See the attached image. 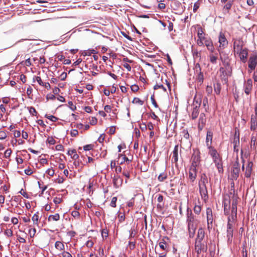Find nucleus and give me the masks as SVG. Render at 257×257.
Listing matches in <instances>:
<instances>
[{
  "instance_id": "nucleus-2",
  "label": "nucleus",
  "mask_w": 257,
  "mask_h": 257,
  "mask_svg": "<svg viewBox=\"0 0 257 257\" xmlns=\"http://www.w3.org/2000/svg\"><path fill=\"white\" fill-rule=\"evenodd\" d=\"M187 222L188 227L192 228L193 226H196L197 220L194 218V216L192 212V210L189 208L187 209Z\"/></svg>"
},
{
  "instance_id": "nucleus-40",
  "label": "nucleus",
  "mask_w": 257,
  "mask_h": 257,
  "mask_svg": "<svg viewBox=\"0 0 257 257\" xmlns=\"http://www.w3.org/2000/svg\"><path fill=\"white\" fill-rule=\"evenodd\" d=\"M197 36L198 38V39L205 40V39L206 38L203 36V32L202 29H200L199 30H198L197 33Z\"/></svg>"
},
{
  "instance_id": "nucleus-56",
  "label": "nucleus",
  "mask_w": 257,
  "mask_h": 257,
  "mask_svg": "<svg viewBox=\"0 0 257 257\" xmlns=\"http://www.w3.org/2000/svg\"><path fill=\"white\" fill-rule=\"evenodd\" d=\"M36 232V230L35 228H31L29 229V234L31 237H33Z\"/></svg>"
},
{
  "instance_id": "nucleus-16",
  "label": "nucleus",
  "mask_w": 257,
  "mask_h": 257,
  "mask_svg": "<svg viewBox=\"0 0 257 257\" xmlns=\"http://www.w3.org/2000/svg\"><path fill=\"white\" fill-rule=\"evenodd\" d=\"M237 214V203L236 201L233 200L231 208V215L229 216L231 220L234 221L236 218Z\"/></svg>"
},
{
  "instance_id": "nucleus-33",
  "label": "nucleus",
  "mask_w": 257,
  "mask_h": 257,
  "mask_svg": "<svg viewBox=\"0 0 257 257\" xmlns=\"http://www.w3.org/2000/svg\"><path fill=\"white\" fill-rule=\"evenodd\" d=\"M233 4V1H229L223 7V10L227 11V12L231 9Z\"/></svg>"
},
{
  "instance_id": "nucleus-55",
  "label": "nucleus",
  "mask_w": 257,
  "mask_h": 257,
  "mask_svg": "<svg viewBox=\"0 0 257 257\" xmlns=\"http://www.w3.org/2000/svg\"><path fill=\"white\" fill-rule=\"evenodd\" d=\"M93 148V145L92 144L86 145L83 147V149L85 151H90L92 150Z\"/></svg>"
},
{
  "instance_id": "nucleus-3",
  "label": "nucleus",
  "mask_w": 257,
  "mask_h": 257,
  "mask_svg": "<svg viewBox=\"0 0 257 257\" xmlns=\"http://www.w3.org/2000/svg\"><path fill=\"white\" fill-rule=\"evenodd\" d=\"M234 224V221L231 220L230 217H228L227 229V237L228 242H231L232 240Z\"/></svg>"
},
{
  "instance_id": "nucleus-26",
  "label": "nucleus",
  "mask_w": 257,
  "mask_h": 257,
  "mask_svg": "<svg viewBox=\"0 0 257 257\" xmlns=\"http://www.w3.org/2000/svg\"><path fill=\"white\" fill-rule=\"evenodd\" d=\"M234 144V148L235 149L236 147H238L239 146V135L238 132H237L236 131H235V134H234V140L233 142Z\"/></svg>"
},
{
  "instance_id": "nucleus-49",
  "label": "nucleus",
  "mask_w": 257,
  "mask_h": 257,
  "mask_svg": "<svg viewBox=\"0 0 257 257\" xmlns=\"http://www.w3.org/2000/svg\"><path fill=\"white\" fill-rule=\"evenodd\" d=\"M116 201H117V197H113L111 199L110 205L112 207H115Z\"/></svg>"
},
{
  "instance_id": "nucleus-21",
  "label": "nucleus",
  "mask_w": 257,
  "mask_h": 257,
  "mask_svg": "<svg viewBox=\"0 0 257 257\" xmlns=\"http://www.w3.org/2000/svg\"><path fill=\"white\" fill-rule=\"evenodd\" d=\"M253 163L252 162H248L247 165L246 167V170L245 172V176L247 178H249L250 176Z\"/></svg>"
},
{
  "instance_id": "nucleus-25",
  "label": "nucleus",
  "mask_w": 257,
  "mask_h": 257,
  "mask_svg": "<svg viewBox=\"0 0 257 257\" xmlns=\"http://www.w3.org/2000/svg\"><path fill=\"white\" fill-rule=\"evenodd\" d=\"M196 69H197V67L199 69V73L197 75V80L200 82V83H202L203 81V73L201 72V68H200V65L199 64H197L196 65ZM197 69H196V71L197 72Z\"/></svg>"
},
{
  "instance_id": "nucleus-18",
  "label": "nucleus",
  "mask_w": 257,
  "mask_h": 257,
  "mask_svg": "<svg viewBox=\"0 0 257 257\" xmlns=\"http://www.w3.org/2000/svg\"><path fill=\"white\" fill-rule=\"evenodd\" d=\"M257 128V116L256 115H252L250 120V130L254 131Z\"/></svg>"
},
{
  "instance_id": "nucleus-23",
  "label": "nucleus",
  "mask_w": 257,
  "mask_h": 257,
  "mask_svg": "<svg viewBox=\"0 0 257 257\" xmlns=\"http://www.w3.org/2000/svg\"><path fill=\"white\" fill-rule=\"evenodd\" d=\"M156 197H157V201L159 203L157 206V208L161 209H162L164 205V203H163V196L161 194H158L156 196Z\"/></svg>"
},
{
  "instance_id": "nucleus-41",
  "label": "nucleus",
  "mask_w": 257,
  "mask_h": 257,
  "mask_svg": "<svg viewBox=\"0 0 257 257\" xmlns=\"http://www.w3.org/2000/svg\"><path fill=\"white\" fill-rule=\"evenodd\" d=\"M132 102L135 104H139L141 105H142L144 104V101L141 100L138 97H135Z\"/></svg>"
},
{
  "instance_id": "nucleus-20",
  "label": "nucleus",
  "mask_w": 257,
  "mask_h": 257,
  "mask_svg": "<svg viewBox=\"0 0 257 257\" xmlns=\"http://www.w3.org/2000/svg\"><path fill=\"white\" fill-rule=\"evenodd\" d=\"M212 137H213V133L211 131H208L207 132L206 134V143L207 146L209 147H211V145L212 143Z\"/></svg>"
},
{
  "instance_id": "nucleus-57",
  "label": "nucleus",
  "mask_w": 257,
  "mask_h": 257,
  "mask_svg": "<svg viewBox=\"0 0 257 257\" xmlns=\"http://www.w3.org/2000/svg\"><path fill=\"white\" fill-rule=\"evenodd\" d=\"M242 257H247V251L245 246L242 247Z\"/></svg>"
},
{
  "instance_id": "nucleus-27",
  "label": "nucleus",
  "mask_w": 257,
  "mask_h": 257,
  "mask_svg": "<svg viewBox=\"0 0 257 257\" xmlns=\"http://www.w3.org/2000/svg\"><path fill=\"white\" fill-rule=\"evenodd\" d=\"M199 114L198 106H194L191 113V117L193 119L196 118Z\"/></svg>"
},
{
  "instance_id": "nucleus-28",
  "label": "nucleus",
  "mask_w": 257,
  "mask_h": 257,
  "mask_svg": "<svg viewBox=\"0 0 257 257\" xmlns=\"http://www.w3.org/2000/svg\"><path fill=\"white\" fill-rule=\"evenodd\" d=\"M178 146L176 145L173 151L172 160H174L175 163H177L178 161Z\"/></svg>"
},
{
  "instance_id": "nucleus-46",
  "label": "nucleus",
  "mask_w": 257,
  "mask_h": 257,
  "mask_svg": "<svg viewBox=\"0 0 257 257\" xmlns=\"http://www.w3.org/2000/svg\"><path fill=\"white\" fill-rule=\"evenodd\" d=\"M45 116L46 118L53 122H55L58 120V118L54 115H48L46 114Z\"/></svg>"
},
{
  "instance_id": "nucleus-17",
  "label": "nucleus",
  "mask_w": 257,
  "mask_h": 257,
  "mask_svg": "<svg viewBox=\"0 0 257 257\" xmlns=\"http://www.w3.org/2000/svg\"><path fill=\"white\" fill-rule=\"evenodd\" d=\"M204 45H205L206 46L207 49L209 51L211 52H213L214 51V47L213 43L210 38H206V39H205Z\"/></svg>"
},
{
  "instance_id": "nucleus-52",
  "label": "nucleus",
  "mask_w": 257,
  "mask_h": 257,
  "mask_svg": "<svg viewBox=\"0 0 257 257\" xmlns=\"http://www.w3.org/2000/svg\"><path fill=\"white\" fill-rule=\"evenodd\" d=\"M46 173L50 176H53L55 174V171L52 168H49L46 171Z\"/></svg>"
},
{
  "instance_id": "nucleus-44",
  "label": "nucleus",
  "mask_w": 257,
  "mask_h": 257,
  "mask_svg": "<svg viewBox=\"0 0 257 257\" xmlns=\"http://www.w3.org/2000/svg\"><path fill=\"white\" fill-rule=\"evenodd\" d=\"M28 109L29 110V112L31 114L33 115H37V112L36 109L34 107L31 106L30 107H28Z\"/></svg>"
},
{
  "instance_id": "nucleus-58",
  "label": "nucleus",
  "mask_w": 257,
  "mask_h": 257,
  "mask_svg": "<svg viewBox=\"0 0 257 257\" xmlns=\"http://www.w3.org/2000/svg\"><path fill=\"white\" fill-rule=\"evenodd\" d=\"M217 59V57L215 56L211 55L210 56V61L212 64H216Z\"/></svg>"
},
{
  "instance_id": "nucleus-34",
  "label": "nucleus",
  "mask_w": 257,
  "mask_h": 257,
  "mask_svg": "<svg viewBox=\"0 0 257 257\" xmlns=\"http://www.w3.org/2000/svg\"><path fill=\"white\" fill-rule=\"evenodd\" d=\"M199 183H208V179L205 173H203L201 175Z\"/></svg>"
},
{
  "instance_id": "nucleus-59",
  "label": "nucleus",
  "mask_w": 257,
  "mask_h": 257,
  "mask_svg": "<svg viewBox=\"0 0 257 257\" xmlns=\"http://www.w3.org/2000/svg\"><path fill=\"white\" fill-rule=\"evenodd\" d=\"M136 231L134 229L131 228V229L130 230V236L129 238L131 239L133 237H134L136 235Z\"/></svg>"
},
{
  "instance_id": "nucleus-19",
  "label": "nucleus",
  "mask_w": 257,
  "mask_h": 257,
  "mask_svg": "<svg viewBox=\"0 0 257 257\" xmlns=\"http://www.w3.org/2000/svg\"><path fill=\"white\" fill-rule=\"evenodd\" d=\"M205 237V231L202 228H199L195 241H203Z\"/></svg>"
},
{
  "instance_id": "nucleus-13",
  "label": "nucleus",
  "mask_w": 257,
  "mask_h": 257,
  "mask_svg": "<svg viewBox=\"0 0 257 257\" xmlns=\"http://www.w3.org/2000/svg\"><path fill=\"white\" fill-rule=\"evenodd\" d=\"M219 72L221 74V76H223L222 79H224V80L225 81L227 79V77L228 76H230L231 75V68L227 67L226 69H224V68L223 67H221L219 69Z\"/></svg>"
},
{
  "instance_id": "nucleus-15",
  "label": "nucleus",
  "mask_w": 257,
  "mask_h": 257,
  "mask_svg": "<svg viewBox=\"0 0 257 257\" xmlns=\"http://www.w3.org/2000/svg\"><path fill=\"white\" fill-rule=\"evenodd\" d=\"M237 54L239 55L240 59L242 63H245L246 62L248 56V49L247 48H244L243 50L239 52Z\"/></svg>"
},
{
  "instance_id": "nucleus-53",
  "label": "nucleus",
  "mask_w": 257,
  "mask_h": 257,
  "mask_svg": "<svg viewBox=\"0 0 257 257\" xmlns=\"http://www.w3.org/2000/svg\"><path fill=\"white\" fill-rule=\"evenodd\" d=\"M7 137V135L6 132L4 131H0V140H4Z\"/></svg>"
},
{
  "instance_id": "nucleus-32",
  "label": "nucleus",
  "mask_w": 257,
  "mask_h": 257,
  "mask_svg": "<svg viewBox=\"0 0 257 257\" xmlns=\"http://www.w3.org/2000/svg\"><path fill=\"white\" fill-rule=\"evenodd\" d=\"M122 157V161L120 162V164H122L123 162H126L127 164H129L131 162V160H130L125 155L120 154L119 155V158Z\"/></svg>"
},
{
  "instance_id": "nucleus-9",
  "label": "nucleus",
  "mask_w": 257,
  "mask_h": 257,
  "mask_svg": "<svg viewBox=\"0 0 257 257\" xmlns=\"http://www.w3.org/2000/svg\"><path fill=\"white\" fill-rule=\"evenodd\" d=\"M206 214H207V228L210 230L212 227L213 223V215L212 211L210 208H207L206 209Z\"/></svg>"
},
{
  "instance_id": "nucleus-5",
  "label": "nucleus",
  "mask_w": 257,
  "mask_h": 257,
  "mask_svg": "<svg viewBox=\"0 0 257 257\" xmlns=\"http://www.w3.org/2000/svg\"><path fill=\"white\" fill-rule=\"evenodd\" d=\"M208 183H199V192L201 197L204 201L208 199V191L206 185Z\"/></svg>"
},
{
  "instance_id": "nucleus-61",
  "label": "nucleus",
  "mask_w": 257,
  "mask_h": 257,
  "mask_svg": "<svg viewBox=\"0 0 257 257\" xmlns=\"http://www.w3.org/2000/svg\"><path fill=\"white\" fill-rule=\"evenodd\" d=\"M136 242L130 241L128 243V246L131 250H133L135 248Z\"/></svg>"
},
{
  "instance_id": "nucleus-1",
  "label": "nucleus",
  "mask_w": 257,
  "mask_h": 257,
  "mask_svg": "<svg viewBox=\"0 0 257 257\" xmlns=\"http://www.w3.org/2000/svg\"><path fill=\"white\" fill-rule=\"evenodd\" d=\"M209 154L212 157L213 161L219 173H223V168L222 166V160L220 155L218 153L216 149L213 147H209Z\"/></svg>"
},
{
  "instance_id": "nucleus-30",
  "label": "nucleus",
  "mask_w": 257,
  "mask_h": 257,
  "mask_svg": "<svg viewBox=\"0 0 257 257\" xmlns=\"http://www.w3.org/2000/svg\"><path fill=\"white\" fill-rule=\"evenodd\" d=\"M39 219H39V213H38V212H37V213H36L34 214V215L33 216V217L32 218V220L33 221V223L35 225L38 226Z\"/></svg>"
},
{
  "instance_id": "nucleus-43",
  "label": "nucleus",
  "mask_w": 257,
  "mask_h": 257,
  "mask_svg": "<svg viewBox=\"0 0 257 257\" xmlns=\"http://www.w3.org/2000/svg\"><path fill=\"white\" fill-rule=\"evenodd\" d=\"M193 210H194V212L196 214H199V213H200L201 210V206L197 205H195Z\"/></svg>"
},
{
  "instance_id": "nucleus-6",
  "label": "nucleus",
  "mask_w": 257,
  "mask_h": 257,
  "mask_svg": "<svg viewBox=\"0 0 257 257\" xmlns=\"http://www.w3.org/2000/svg\"><path fill=\"white\" fill-rule=\"evenodd\" d=\"M191 165L197 167L200 164V152L198 150H193V153L191 157Z\"/></svg>"
},
{
  "instance_id": "nucleus-51",
  "label": "nucleus",
  "mask_w": 257,
  "mask_h": 257,
  "mask_svg": "<svg viewBox=\"0 0 257 257\" xmlns=\"http://www.w3.org/2000/svg\"><path fill=\"white\" fill-rule=\"evenodd\" d=\"M159 245L161 249H162L163 250L166 249V242L164 240H163L162 241H160L159 243Z\"/></svg>"
},
{
  "instance_id": "nucleus-10",
  "label": "nucleus",
  "mask_w": 257,
  "mask_h": 257,
  "mask_svg": "<svg viewBox=\"0 0 257 257\" xmlns=\"http://www.w3.org/2000/svg\"><path fill=\"white\" fill-rule=\"evenodd\" d=\"M243 42L240 39L235 40L233 43V50L234 53H238L239 52L243 50Z\"/></svg>"
},
{
  "instance_id": "nucleus-64",
  "label": "nucleus",
  "mask_w": 257,
  "mask_h": 257,
  "mask_svg": "<svg viewBox=\"0 0 257 257\" xmlns=\"http://www.w3.org/2000/svg\"><path fill=\"white\" fill-rule=\"evenodd\" d=\"M62 257H72V255L68 251H64L62 253Z\"/></svg>"
},
{
  "instance_id": "nucleus-4",
  "label": "nucleus",
  "mask_w": 257,
  "mask_h": 257,
  "mask_svg": "<svg viewBox=\"0 0 257 257\" xmlns=\"http://www.w3.org/2000/svg\"><path fill=\"white\" fill-rule=\"evenodd\" d=\"M195 250L198 255L202 252H206L207 250V243L203 241H195Z\"/></svg>"
},
{
  "instance_id": "nucleus-31",
  "label": "nucleus",
  "mask_w": 257,
  "mask_h": 257,
  "mask_svg": "<svg viewBox=\"0 0 257 257\" xmlns=\"http://www.w3.org/2000/svg\"><path fill=\"white\" fill-rule=\"evenodd\" d=\"M55 247L60 250H63L65 248L64 244L59 241H57L55 242Z\"/></svg>"
},
{
  "instance_id": "nucleus-48",
  "label": "nucleus",
  "mask_w": 257,
  "mask_h": 257,
  "mask_svg": "<svg viewBox=\"0 0 257 257\" xmlns=\"http://www.w3.org/2000/svg\"><path fill=\"white\" fill-rule=\"evenodd\" d=\"M71 215L75 218H79V217L80 216V213L77 210H73V211H72V212H71Z\"/></svg>"
},
{
  "instance_id": "nucleus-14",
  "label": "nucleus",
  "mask_w": 257,
  "mask_h": 257,
  "mask_svg": "<svg viewBox=\"0 0 257 257\" xmlns=\"http://www.w3.org/2000/svg\"><path fill=\"white\" fill-rule=\"evenodd\" d=\"M218 42L220 44V48L221 47H222L223 48H224L228 44V41L225 38L224 34L222 32H220L219 34Z\"/></svg>"
},
{
  "instance_id": "nucleus-22",
  "label": "nucleus",
  "mask_w": 257,
  "mask_h": 257,
  "mask_svg": "<svg viewBox=\"0 0 257 257\" xmlns=\"http://www.w3.org/2000/svg\"><path fill=\"white\" fill-rule=\"evenodd\" d=\"M122 180L119 176H114L113 178V183L116 188H118L122 184Z\"/></svg>"
},
{
  "instance_id": "nucleus-45",
  "label": "nucleus",
  "mask_w": 257,
  "mask_h": 257,
  "mask_svg": "<svg viewBox=\"0 0 257 257\" xmlns=\"http://www.w3.org/2000/svg\"><path fill=\"white\" fill-rule=\"evenodd\" d=\"M4 234L8 237H11L13 235V233L11 229H7L5 230Z\"/></svg>"
},
{
  "instance_id": "nucleus-54",
  "label": "nucleus",
  "mask_w": 257,
  "mask_h": 257,
  "mask_svg": "<svg viewBox=\"0 0 257 257\" xmlns=\"http://www.w3.org/2000/svg\"><path fill=\"white\" fill-rule=\"evenodd\" d=\"M101 235L103 238H106L108 235V231L106 229H102L101 231Z\"/></svg>"
},
{
  "instance_id": "nucleus-8",
  "label": "nucleus",
  "mask_w": 257,
  "mask_h": 257,
  "mask_svg": "<svg viewBox=\"0 0 257 257\" xmlns=\"http://www.w3.org/2000/svg\"><path fill=\"white\" fill-rule=\"evenodd\" d=\"M248 63V68L251 70H254L257 65V54H251L249 58Z\"/></svg>"
},
{
  "instance_id": "nucleus-60",
  "label": "nucleus",
  "mask_w": 257,
  "mask_h": 257,
  "mask_svg": "<svg viewBox=\"0 0 257 257\" xmlns=\"http://www.w3.org/2000/svg\"><path fill=\"white\" fill-rule=\"evenodd\" d=\"M53 202L56 205L59 204L62 202V199L60 197H56L54 198Z\"/></svg>"
},
{
  "instance_id": "nucleus-37",
  "label": "nucleus",
  "mask_w": 257,
  "mask_h": 257,
  "mask_svg": "<svg viewBox=\"0 0 257 257\" xmlns=\"http://www.w3.org/2000/svg\"><path fill=\"white\" fill-rule=\"evenodd\" d=\"M221 84L219 83H217L214 84V91L217 94H219L221 90Z\"/></svg>"
},
{
  "instance_id": "nucleus-50",
  "label": "nucleus",
  "mask_w": 257,
  "mask_h": 257,
  "mask_svg": "<svg viewBox=\"0 0 257 257\" xmlns=\"http://www.w3.org/2000/svg\"><path fill=\"white\" fill-rule=\"evenodd\" d=\"M164 1V0H157V2L159 3L158 5V8L160 9H164L166 8V5L165 4L161 3V2Z\"/></svg>"
},
{
  "instance_id": "nucleus-47",
  "label": "nucleus",
  "mask_w": 257,
  "mask_h": 257,
  "mask_svg": "<svg viewBox=\"0 0 257 257\" xmlns=\"http://www.w3.org/2000/svg\"><path fill=\"white\" fill-rule=\"evenodd\" d=\"M12 153V151L11 149H9L6 150L4 153V156L6 158H8L10 157L11 154Z\"/></svg>"
},
{
  "instance_id": "nucleus-42",
  "label": "nucleus",
  "mask_w": 257,
  "mask_h": 257,
  "mask_svg": "<svg viewBox=\"0 0 257 257\" xmlns=\"http://www.w3.org/2000/svg\"><path fill=\"white\" fill-rule=\"evenodd\" d=\"M230 200L229 198L225 197L223 200V207H227L230 206Z\"/></svg>"
},
{
  "instance_id": "nucleus-36",
  "label": "nucleus",
  "mask_w": 257,
  "mask_h": 257,
  "mask_svg": "<svg viewBox=\"0 0 257 257\" xmlns=\"http://www.w3.org/2000/svg\"><path fill=\"white\" fill-rule=\"evenodd\" d=\"M196 226H193L192 228L191 227H188V231H189V235L190 238H192L195 234V230Z\"/></svg>"
},
{
  "instance_id": "nucleus-35",
  "label": "nucleus",
  "mask_w": 257,
  "mask_h": 257,
  "mask_svg": "<svg viewBox=\"0 0 257 257\" xmlns=\"http://www.w3.org/2000/svg\"><path fill=\"white\" fill-rule=\"evenodd\" d=\"M206 121V116L205 114L204 113H201L199 116L198 123L205 124Z\"/></svg>"
},
{
  "instance_id": "nucleus-29",
  "label": "nucleus",
  "mask_w": 257,
  "mask_h": 257,
  "mask_svg": "<svg viewBox=\"0 0 257 257\" xmlns=\"http://www.w3.org/2000/svg\"><path fill=\"white\" fill-rule=\"evenodd\" d=\"M60 219V215L58 213H56L54 215H50L48 218V221H58Z\"/></svg>"
},
{
  "instance_id": "nucleus-39",
  "label": "nucleus",
  "mask_w": 257,
  "mask_h": 257,
  "mask_svg": "<svg viewBox=\"0 0 257 257\" xmlns=\"http://www.w3.org/2000/svg\"><path fill=\"white\" fill-rule=\"evenodd\" d=\"M35 81H36L41 86L44 85V82L42 81L41 77L39 76H35L33 77V81L35 82Z\"/></svg>"
},
{
  "instance_id": "nucleus-11",
  "label": "nucleus",
  "mask_w": 257,
  "mask_h": 257,
  "mask_svg": "<svg viewBox=\"0 0 257 257\" xmlns=\"http://www.w3.org/2000/svg\"><path fill=\"white\" fill-rule=\"evenodd\" d=\"M197 177V167L190 166L189 169V179L192 183L194 182Z\"/></svg>"
},
{
  "instance_id": "nucleus-7",
  "label": "nucleus",
  "mask_w": 257,
  "mask_h": 257,
  "mask_svg": "<svg viewBox=\"0 0 257 257\" xmlns=\"http://www.w3.org/2000/svg\"><path fill=\"white\" fill-rule=\"evenodd\" d=\"M240 172V165L238 159L235 161L233 166L231 172V177L234 180H236L239 176Z\"/></svg>"
},
{
  "instance_id": "nucleus-12",
  "label": "nucleus",
  "mask_w": 257,
  "mask_h": 257,
  "mask_svg": "<svg viewBox=\"0 0 257 257\" xmlns=\"http://www.w3.org/2000/svg\"><path fill=\"white\" fill-rule=\"evenodd\" d=\"M252 89V81L251 79H248L244 83V92L246 95L249 94Z\"/></svg>"
},
{
  "instance_id": "nucleus-62",
  "label": "nucleus",
  "mask_w": 257,
  "mask_h": 257,
  "mask_svg": "<svg viewBox=\"0 0 257 257\" xmlns=\"http://www.w3.org/2000/svg\"><path fill=\"white\" fill-rule=\"evenodd\" d=\"M19 193H20L22 195H23L26 198L28 199V198H30V197L28 195V194L25 191H24L23 189H22L20 190V191L19 192Z\"/></svg>"
},
{
  "instance_id": "nucleus-38",
  "label": "nucleus",
  "mask_w": 257,
  "mask_h": 257,
  "mask_svg": "<svg viewBox=\"0 0 257 257\" xmlns=\"http://www.w3.org/2000/svg\"><path fill=\"white\" fill-rule=\"evenodd\" d=\"M167 178V174L166 173H161L158 177V179L159 181H164Z\"/></svg>"
},
{
  "instance_id": "nucleus-24",
  "label": "nucleus",
  "mask_w": 257,
  "mask_h": 257,
  "mask_svg": "<svg viewBox=\"0 0 257 257\" xmlns=\"http://www.w3.org/2000/svg\"><path fill=\"white\" fill-rule=\"evenodd\" d=\"M257 144V134H252L250 141V148L252 149H255L256 148V145Z\"/></svg>"
},
{
  "instance_id": "nucleus-63",
  "label": "nucleus",
  "mask_w": 257,
  "mask_h": 257,
  "mask_svg": "<svg viewBox=\"0 0 257 257\" xmlns=\"http://www.w3.org/2000/svg\"><path fill=\"white\" fill-rule=\"evenodd\" d=\"M97 119L95 117H92L91 119H90V123L91 125H95L97 123Z\"/></svg>"
}]
</instances>
